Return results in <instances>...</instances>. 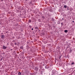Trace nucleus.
Returning a JSON list of instances; mask_svg holds the SVG:
<instances>
[{
	"label": "nucleus",
	"mask_w": 75,
	"mask_h": 75,
	"mask_svg": "<svg viewBox=\"0 0 75 75\" xmlns=\"http://www.w3.org/2000/svg\"><path fill=\"white\" fill-rule=\"evenodd\" d=\"M38 21L39 22H41V21L40 20V19H38Z\"/></svg>",
	"instance_id": "14"
},
{
	"label": "nucleus",
	"mask_w": 75,
	"mask_h": 75,
	"mask_svg": "<svg viewBox=\"0 0 75 75\" xmlns=\"http://www.w3.org/2000/svg\"><path fill=\"white\" fill-rule=\"evenodd\" d=\"M74 43H75V42H74Z\"/></svg>",
	"instance_id": "25"
},
{
	"label": "nucleus",
	"mask_w": 75,
	"mask_h": 75,
	"mask_svg": "<svg viewBox=\"0 0 75 75\" xmlns=\"http://www.w3.org/2000/svg\"><path fill=\"white\" fill-rule=\"evenodd\" d=\"M28 0H25L26 1H27Z\"/></svg>",
	"instance_id": "22"
},
{
	"label": "nucleus",
	"mask_w": 75,
	"mask_h": 75,
	"mask_svg": "<svg viewBox=\"0 0 75 75\" xmlns=\"http://www.w3.org/2000/svg\"><path fill=\"white\" fill-rule=\"evenodd\" d=\"M11 51H12V50H13L11 49Z\"/></svg>",
	"instance_id": "20"
},
{
	"label": "nucleus",
	"mask_w": 75,
	"mask_h": 75,
	"mask_svg": "<svg viewBox=\"0 0 75 75\" xmlns=\"http://www.w3.org/2000/svg\"><path fill=\"white\" fill-rule=\"evenodd\" d=\"M64 8H66L67 7V6L66 5H64Z\"/></svg>",
	"instance_id": "10"
},
{
	"label": "nucleus",
	"mask_w": 75,
	"mask_h": 75,
	"mask_svg": "<svg viewBox=\"0 0 75 75\" xmlns=\"http://www.w3.org/2000/svg\"><path fill=\"white\" fill-rule=\"evenodd\" d=\"M35 28L36 29L38 30V27L36 26V27H35Z\"/></svg>",
	"instance_id": "7"
},
{
	"label": "nucleus",
	"mask_w": 75,
	"mask_h": 75,
	"mask_svg": "<svg viewBox=\"0 0 75 75\" xmlns=\"http://www.w3.org/2000/svg\"><path fill=\"white\" fill-rule=\"evenodd\" d=\"M44 0L45 1V0Z\"/></svg>",
	"instance_id": "24"
},
{
	"label": "nucleus",
	"mask_w": 75,
	"mask_h": 75,
	"mask_svg": "<svg viewBox=\"0 0 75 75\" xmlns=\"http://www.w3.org/2000/svg\"><path fill=\"white\" fill-rule=\"evenodd\" d=\"M31 30H34V29H33V28H32L31 29Z\"/></svg>",
	"instance_id": "17"
},
{
	"label": "nucleus",
	"mask_w": 75,
	"mask_h": 75,
	"mask_svg": "<svg viewBox=\"0 0 75 75\" xmlns=\"http://www.w3.org/2000/svg\"><path fill=\"white\" fill-rule=\"evenodd\" d=\"M20 48L21 50H23V46H21L20 47Z\"/></svg>",
	"instance_id": "6"
},
{
	"label": "nucleus",
	"mask_w": 75,
	"mask_h": 75,
	"mask_svg": "<svg viewBox=\"0 0 75 75\" xmlns=\"http://www.w3.org/2000/svg\"><path fill=\"white\" fill-rule=\"evenodd\" d=\"M65 33H68V30H64Z\"/></svg>",
	"instance_id": "8"
},
{
	"label": "nucleus",
	"mask_w": 75,
	"mask_h": 75,
	"mask_svg": "<svg viewBox=\"0 0 75 75\" xmlns=\"http://www.w3.org/2000/svg\"><path fill=\"white\" fill-rule=\"evenodd\" d=\"M72 22H73V23H74V21H73Z\"/></svg>",
	"instance_id": "19"
},
{
	"label": "nucleus",
	"mask_w": 75,
	"mask_h": 75,
	"mask_svg": "<svg viewBox=\"0 0 75 75\" xmlns=\"http://www.w3.org/2000/svg\"><path fill=\"white\" fill-rule=\"evenodd\" d=\"M62 20H64V18H62Z\"/></svg>",
	"instance_id": "18"
},
{
	"label": "nucleus",
	"mask_w": 75,
	"mask_h": 75,
	"mask_svg": "<svg viewBox=\"0 0 75 75\" xmlns=\"http://www.w3.org/2000/svg\"><path fill=\"white\" fill-rule=\"evenodd\" d=\"M14 44H15V45H17V44H16V43H15Z\"/></svg>",
	"instance_id": "16"
},
{
	"label": "nucleus",
	"mask_w": 75,
	"mask_h": 75,
	"mask_svg": "<svg viewBox=\"0 0 75 75\" xmlns=\"http://www.w3.org/2000/svg\"><path fill=\"white\" fill-rule=\"evenodd\" d=\"M18 74H19V75H21V72H19V73H18Z\"/></svg>",
	"instance_id": "13"
},
{
	"label": "nucleus",
	"mask_w": 75,
	"mask_h": 75,
	"mask_svg": "<svg viewBox=\"0 0 75 75\" xmlns=\"http://www.w3.org/2000/svg\"><path fill=\"white\" fill-rule=\"evenodd\" d=\"M2 48L3 49L5 50V49H7V47L5 46H4L3 45Z\"/></svg>",
	"instance_id": "1"
},
{
	"label": "nucleus",
	"mask_w": 75,
	"mask_h": 75,
	"mask_svg": "<svg viewBox=\"0 0 75 75\" xmlns=\"http://www.w3.org/2000/svg\"><path fill=\"white\" fill-rule=\"evenodd\" d=\"M38 68H37V67H35V70H36V71H38Z\"/></svg>",
	"instance_id": "5"
},
{
	"label": "nucleus",
	"mask_w": 75,
	"mask_h": 75,
	"mask_svg": "<svg viewBox=\"0 0 75 75\" xmlns=\"http://www.w3.org/2000/svg\"><path fill=\"white\" fill-rule=\"evenodd\" d=\"M5 36V35H3L1 36V38L2 40L4 39V38Z\"/></svg>",
	"instance_id": "2"
},
{
	"label": "nucleus",
	"mask_w": 75,
	"mask_h": 75,
	"mask_svg": "<svg viewBox=\"0 0 75 75\" xmlns=\"http://www.w3.org/2000/svg\"><path fill=\"white\" fill-rule=\"evenodd\" d=\"M52 72V74H54L55 73V72H56V71H55V70H53Z\"/></svg>",
	"instance_id": "3"
},
{
	"label": "nucleus",
	"mask_w": 75,
	"mask_h": 75,
	"mask_svg": "<svg viewBox=\"0 0 75 75\" xmlns=\"http://www.w3.org/2000/svg\"><path fill=\"white\" fill-rule=\"evenodd\" d=\"M59 58H61V57H59Z\"/></svg>",
	"instance_id": "23"
},
{
	"label": "nucleus",
	"mask_w": 75,
	"mask_h": 75,
	"mask_svg": "<svg viewBox=\"0 0 75 75\" xmlns=\"http://www.w3.org/2000/svg\"><path fill=\"white\" fill-rule=\"evenodd\" d=\"M42 18L43 19H45V17L44 16H42Z\"/></svg>",
	"instance_id": "11"
},
{
	"label": "nucleus",
	"mask_w": 75,
	"mask_h": 75,
	"mask_svg": "<svg viewBox=\"0 0 75 75\" xmlns=\"http://www.w3.org/2000/svg\"><path fill=\"white\" fill-rule=\"evenodd\" d=\"M29 23H31V20L30 19L29 20Z\"/></svg>",
	"instance_id": "9"
},
{
	"label": "nucleus",
	"mask_w": 75,
	"mask_h": 75,
	"mask_svg": "<svg viewBox=\"0 0 75 75\" xmlns=\"http://www.w3.org/2000/svg\"><path fill=\"white\" fill-rule=\"evenodd\" d=\"M7 45H8V43L7 44Z\"/></svg>",
	"instance_id": "21"
},
{
	"label": "nucleus",
	"mask_w": 75,
	"mask_h": 75,
	"mask_svg": "<svg viewBox=\"0 0 75 75\" xmlns=\"http://www.w3.org/2000/svg\"><path fill=\"white\" fill-rule=\"evenodd\" d=\"M74 62H73L72 63H71V65H74Z\"/></svg>",
	"instance_id": "12"
},
{
	"label": "nucleus",
	"mask_w": 75,
	"mask_h": 75,
	"mask_svg": "<svg viewBox=\"0 0 75 75\" xmlns=\"http://www.w3.org/2000/svg\"><path fill=\"white\" fill-rule=\"evenodd\" d=\"M29 27H30V28H31L32 26H31V25H30V26H29Z\"/></svg>",
	"instance_id": "15"
},
{
	"label": "nucleus",
	"mask_w": 75,
	"mask_h": 75,
	"mask_svg": "<svg viewBox=\"0 0 75 75\" xmlns=\"http://www.w3.org/2000/svg\"><path fill=\"white\" fill-rule=\"evenodd\" d=\"M45 68L46 69H48V68H49V67H48L47 65L45 67Z\"/></svg>",
	"instance_id": "4"
}]
</instances>
